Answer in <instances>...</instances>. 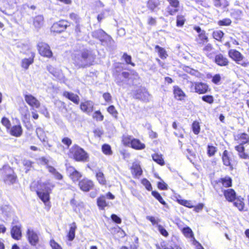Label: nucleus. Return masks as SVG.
Instances as JSON below:
<instances>
[{
  "instance_id": "nucleus-1",
  "label": "nucleus",
  "mask_w": 249,
  "mask_h": 249,
  "mask_svg": "<svg viewBox=\"0 0 249 249\" xmlns=\"http://www.w3.org/2000/svg\"><path fill=\"white\" fill-rule=\"evenodd\" d=\"M94 60V57L90 51L84 50L75 54L73 61L76 65L79 68H84L92 65Z\"/></svg>"
},
{
  "instance_id": "nucleus-2",
  "label": "nucleus",
  "mask_w": 249,
  "mask_h": 249,
  "mask_svg": "<svg viewBox=\"0 0 249 249\" xmlns=\"http://www.w3.org/2000/svg\"><path fill=\"white\" fill-rule=\"evenodd\" d=\"M54 186L55 184L50 180H47L39 185V188L36 191V193L43 202L46 203L49 201V195Z\"/></svg>"
},
{
  "instance_id": "nucleus-3",
  "label": "nucleus",
  "mask_w": 249,
  "mask_h": 249,
  "mask_svg": "<svg viewBox=\"0 0 249 249\" xmlns=\"http://www.w3.org/2000/svg\"><path fill=\"white\" fill-rule=\"evenodd\" d=\"M69 156L77 161H87L89 159L88 154L81 147L75 144L70 149Z\"/></svg>"
},
{
  "instance_id": "nucleus-4",
  "label": "nucleus",
  "mask_w": 249,
  "mask_h": 249,
  "mask_svg": "<svg viewBox=\"0 0 249 249\" xmlns=\"http://www.w3.org/2000/svg\"><path fill=\"white\" fill-rule=\"evenodd\" d=\"M1 177L4 182L8 184L14 183L17 179V177L13 170L9 166H3L0 170Z\"/></svg>"
},
{
  "instance_id": "nucleus-5",
  "label": "nucleus",
  "mask_w": 249,
  "mask_h": 249,
  "mask_svg": "<svg viewBox=\"0 0 249 249\" xmlns=\"http://www.w3.org/2000/svg\"><path fill=\"white\" fill-rule=\"evenodd\" d=\"M229 55L236 63L242 67H247L249 66V61L244 60V56L239 51L233 49L230 50L229 51Z\"/></svg>"
},
{
  "instance_id": "nucleus-6",
  "label": "nucleus",
  "mask_w": 249,
  "mask_h": 249,
  "mask_svg": "<svg viewBox=\"0 0 249 249\" xmlns=\"http://www.w3.org/2000/svg\"><path fill=\"white\" fill-rule=\"evenodd\" d=\"M38 50L39 54L44 57L51 58L53 56V53L48 44L45 42H39L37 44Z\"/></svg>"
},
{
  "instance_id": "nucleus-7",
  "label": "nucleus",
  "mask_w": 249,
  "mask_h": 249,
  "mask_svg": "<svg viewBox=\"0 0 249 249\" xmlns=\"http://www.w3.org/2000/svg\"><path fill=\"white\" fill-rule=\"evenodd\" d=\"M24 97L25 102L33 109L38 108L40 107L41 104L39 101L32 94L26 93L24 94Z\"/></svg>"
},
{
  "instance_id": "nucleus-8",
  "label": "nucleus",
  "mask_w": 249,
  "mask_h": 249,
  "mask_svg": "<svg viewBox=\"0 0 249 249\" xmlns=\"http://www.w3.org/2000/svg\"><path fill=\"white\" fill-rule=\"evenodd\" d=\"M133 96L137 99L147 102L149 100L150 95L145 88L141 87L135 91Z\"/></svg>"
},
{
  "instance_id": "nucleus-9",
  "label": "nucleus",
  "mask_w": 249,
  "mask_h": 249,
  "mask_svg": "<svg viewBox=\"0 0 249 249\" xmlns=\"http://www.w3.org/2000/svg\"><path fill=\"white\" fill-rule=\"evenodd\" d=\"M80 189L84 192H89L94 187L93 182L87 178H84L79 182Z\"/></svg>"
},
{
  "instance_id": "nucleus-10",
  "label": "nucleus",
  "mask_w": 249,
  "mask_h": 249,
  "mask_svg": "<svg viewBox=\"0 0 249 249\" xmlns=\"http://www.w3.org/2000/svg\"><path fill=\"white\" fill-rule=\"evenodd\" d=\"M68 26V23L65 20H61L53 24L51 31L56 33H61L64 31Z\"/></svg>"
},
{
  "instance_id": "nucleus-11",
  "label": "nucleus",
  "mask_w": 249,
  "mask_h": 249,
  "mask_svg": "<svg viewBox=\"0 0 249 249\" xmlns=\"http://www.w3.org/2000/svg\"><path fill=\"white\" fill-rule=\"evenodd\" d=\"M27 234L29 242L32 246H36L38 243V234L34 231L28 229Z\"/></svg>"
},
{
  "instance_id": "nucleus-12",
  "label": "nucleus",
  "mask_w": 249,
  "mask_h": 249,
  "mask_svg": "<svg viewBox=\"0 0 249 249\" xmlns=\"http://www.w3.org/2000/svg\"><path fill=\"white\" fill-rule=\"evenodd\" d=\"M93 107L94 104L90 101H87L84 103H82L80 105L81 109L88 114H89L92 112Z\"/></svg>"
},
{
  "instance_id": "nucleus-13",
  "label": "nucleus",
  "mask_w": 249,
  "mask_h": 249,
  "mask_svg": "<svg viewBox=\"0 0 249 249\" xmlns=\"http://www.w3.org/2000/svg\"><path fill=\"white\" fill-rule=\"evenodd\" d=\"M224 196L229 202H232L235 200L236 193L232 189H228L223 191Z\"/></svg>"
},
{
  "instance_id": "nucleus-14",
  "label": "nucleus",
  "mask_w": 249,
  "mask_h": 249,
  "mask_svg": "<svg viewBox=\"0 0 249 249\" xmlns=\"http://www.w3.org/2000/svg\"><path fill=\"white\" fill-rule=\"evenodd\" d=\"M63 95L66 98H68L74 104L78 105L79 103L80 98L76 94L72 92L68 91H64Z\"/></svg>"
},
{
  "instance_id": "nucleus-15",
  "label": "nucleus",
  "mask_w": 249,
  "mask_h": 249,
  "mask_svg": "<svg viewBox=\"0 0 249 249\" xmlns=\"http://www.w3.org/2000/svg\"><path fill=\"white\" fill-rule=\"evenodd\" d=\"M214 61L218 65L220 66H226L229 64L228 59L222 54L216 55L214 58Z\"/></svg>"
},
{
  "instance_id": "nucleus-16",
  "label": "nucleus",
  "mask_w": 249,
  "mask_h": 249,
  "mask_svg": "<svg viewBox=\"0 0 249 249\" xmlns=\"http://www.w3.org/2000/svg\"><path fill=\"white\" fill-rule=\"evenodd\" d=\"M195 91L199 94H203L208 91V86L206 84L200 82L195 83Z\"/></svg>"
},
{
  "instance_id": "nucleus-17",
  "label": "nucleus",
  "mask_w": 249,
  "mask_h": 249,
  "mask_svg": "<svg viewBox=\"0 0 249 249\" xmlns=\"http://www.w3.org/2000/svg\"><path fill=\"white\" fill-rule=\"evenodd\" d=\"M35 54L32 53L31 56L29 58H24L21 61V66L25 70H27L30 65L33 63Z\"/></svg>"
},
{
  "instance_id": "nucleus-18",
  "label": "nucleus",
  "mask_w": 249,
  "mask_h": 249,
  "mask_svg": "<svg viewBox=\"0 0 249 249\" xmlns=\"http://www.w3.org/2000/svg\"><path fill=\"white\" fill-rule=\"evenodd\" d=\"M11 233L12 237L17 240H18L21 237V231L20 227L18 226H15L11 229Z\"/></svg>"
},
{
  "instance_id": "nucleus-19",
  "label": "nucleus",
  "mask_w": 249,
  "mask_h": 249,
  "mask_svg": "<svg viewBox=\"0 0 249 249\" xmlns=\"http://www.w3.org/2000/svg\"><path fill=\"white\" fill-rule=\"evenodd\" d=\"M231 153L228 152L226 150L223 152L222 155V160L225 165L227 166H231Z\"/></svg>"
},
{
  "instance_id": "nucleus-20",
  "label": "nucleus",
  "mask_w": 249,
  "mask_h": 249,
  "mask_svg": "<svg viewBox=\"0 0 249 249\" xmlns=\"http://www.w3.org/2000/svg\"><path fill=\"white\" fill-rule=\"evenodd\" d=\"M22 133V129L20 125H14L10 130L11 135L15 137H19Z\"/></svg>"
},
{
  "instance_id": "nucleus-21",
  "label": "nucleus",
  "mask_w": 249,
  "mask_h": 249,
  "mask_svg": "<svg viewBox=\"0 0 249 249\" xmlns=\"http://www.w3.org/2000/svg\"><path fill=\"white\" fill-rule=\"evenodd\" d=\"M36 134L39 140L43 142H47V137L44 129L40 127L36 129Z\"/></svg>"
},
{
  "instance_id": "nucleus-22",
  "label": "nucleus",
  "mask_w": 249,
  "mask_h": 249,
  "mask_svg": "<svg viewBox=\"0 0 249 249\" xmlns=\"http://www.w3.org/2000/svg\"><path fill=\"white\" fill-rule=\"evenodd\" d=\"M174 88L175 97L178 100H182L185 96L183 91L178 86L174 87Z\"/></svg>"
},
{
  "instance_id": "nucleus-23",
  "label": "nucleus",
  "mask_w": 249,
  "mask_h": 249,
  "mask_svg": "<svg viewBox=\"0 0 249 249\" xmlns=\"http://www.w3.org/2000/svg\"><path fill=\"white\" fill-rule=\"evenodd\" d=\"M131 146L134 149L141 150L145 148V144L142 143L139 140L133 139Z\"/></svg>"
},
{
  "instance_id": "nucleus-24",
  "label": "nucleus",
  "mask_w": 249,
  "mask_h": 249,
  "mask_svg": "<svg viewBox=\"0 0 249 249\" xmlns=\"http://www.w3.org/2000/svg\"><path fill=\"white\" fill-rule=\"evenodd\" d=\"M44 23V18L41 15L36 16L34 20V25L36 28H41Z\"/></svg>"
},
{
  "instance_id": "nucleus-25",
  "label": "nucleus",
  "mask_w": 249,
  "mask_h": 249,
  "mask_svg": "<svg viewBox=\"0 0 249 249\" xmlns=\"http://www.w3.org/2000/svg\"><path fill=\"white\" fill-rule=\"evenodd\" d=\"M76 228V225L75 222H73L71 225L70 231L68 235L69 240L72 241L74 239L75 237V232Z\"/></svg>"
},
{
  "instance_id": "nucleus-26",
  "label": "nucleus",
  "mask_w": 249,
  "mask_h": 249,
  "mask_svg": "<svg viewBox=\"0 0 249 249\" xmlns=\"http://www.w3.org/2000/svg\"><path fill=\"white\" fill-rule=\"evenodd\" d=\"M96 177L100 184L105 185L106 184V179L102 172L100 170L97 171L96 173Z\"/></svg>"
},
{
  "instance_id": "nucleus-27",
  "label": "nucleus",
  "mask_w": 249,
  "mask_h": 249,
  "mask_svg": "<svg viewBox=\"0 0 249 249\" xmlns=\"http://www.w3.org/2000/svg\"><path fill=\"white\" fill-rule=\"evenodd\" d=\"M47 70L54 77L59 78L61 77L62 73L60 71L57 70L51 65L47 67Z\"/></svg>"
},
{
  "instance_id": "nucleus-28",
  "label": "nucleus",
  "mask_w": 249,
  "mask_h": 249,
  "mask_svg": "<svg viewBox=\"0 0 249 249\" xmlns=\"http://www.w3.org/2000/svg\"><path fill=\"white\" fill-rule=\"evenodd\" d=\"M106 35L107 34L106 32L102 29L95 31L92 33V36L93 37L98 38L101 40L103 39Z\"/></svg>"
},
{
  "instance_id": "nucleus-29",
  "label": "nucleus",
  "mask_w": 249,
  "mask_h": 249,
  "mask_svg": "<svg viewBox=\"0 0 249 249\" xmlns=\"http://www.w3.org/2000/svg\"><path fill=\"white\" fill-rule=\"evenodd\" d=\"M152 157L153 160H154L157 163L160 165H164V161L161 154L156 153L153 155Z\"/></svg>"
},
{
  "instance_id": "nucleus-30",
  "label": "nucleus",
  "mask_w": 249,
  "mask_h": 249,
  "mask_svg": "<svg viewBox=\"0 0 249 249\" xmlns=\"http://www.w3.org/2000/svg\"><path fill=\"white\" fill-rule=\"evenodd\" d=\"M197 42L199 44H203L205 42H207L208 41V37L205 35V32L204 31H202L201 32L197 38Z\"/></svg>"
},
{
  "instance_id": "nucleus-31",
  "label": "nucleus",
  "mask_w": 249,
  "mask_h": 249,
  "mask_svg": "<svg viewBox=\"0 0 249 249\" xmlns=\"http://www.w3.org/2000/svg\"><path fill=\"white\" fill-rule=\"evenodd\" d=\"M213 4L216 7H226L229 5L227 0H213Z\"/></svg>"
},
{
  "instance_id": "nucleus-32",
  "label": "nucleus",
  "mask_w": 249,
  "mask_h": 249,
  "mask_svg": "<svg viewBox=\"0 0 249 249\" xmlns=\"http://www.w3.org/2000/svg\"><path fill=\"white\" fill-rule=\"evenodd\" d=\"M243 199L237 197L235 199L234 202V205L236 207L239 211H242L244 207V203L243 202Z\"/></svg>"
},
{
  "instance_id": "nucleus-33",
  "label": "nucleus",
  "mask_w": 249,
  "mask_h": 249,
  "mask_svg": "<svg viewBox=\"0 0 249 249\" xmlns=\"http://www.w3.org/2000/svg\"><path fill=\"white\" fill-rule=\"evenodd\" d=\"M220 180L221 181H219V182H221L223 186L225 187H229L231 186L232 180L231 178L229 177H226L224 178H221Z\"/></svg>"
},
{
  "instance_id": "nucleus-34",
  "label": "nucleus",
  "mask_w": 249,
  "mask_h": 249,
  "mask_svg": "<svg viewBox=\"0 0 249 249\" xmlns=\"http://www.w3.org/2000/svg\"><path fill=\"white\" fill-rule=\"evenodd\" d=\"M159 5V0H149L147 2V6L151 10H153Z\"/></svg>"
},
{
  "instance_id": "nucleus-35",
  "label": "nucleus",
  "mask_w": 249,
  "mask_h": 249,
  "mask_svg": "<svg viewBox=\"0 0 249 249\" xmlns=\"http://www.w3.org/2000/svg\"><path fill=\"white\" fill-rule=\"evenodd\" d=\"M155 49L158 52L160 56L161 59L166 58L167 54L165 50L163 48L160 47L158 45H156Z\"/></svg>"
},
{
  "instance_id": "nucleus-36",
  "label": "nucleus",
  "mask_w": 249,
  "mask_h": 249,
  "mask_svg": "<svg viewBox=\"0 0 249 249\" xmlns=\"http://www.w3.org/2000/svg\"><path fill=\"white\" fill-rule=\"evenodd\" d=\"M97 204L98 206L102 209L104 208L107 206V203L106 202L105 196H100L98 198Z\"/></svg>"
},
{
  "instance_id": "nucleus-37",
  "label": "nucleus",
  "mask_w": 249,
  "mask_h": 249,
  "mask_svg": "<svg viewBox=\"0 0 249 249\" xmlns=\"http://www.w3.org/2000/svg\"><path fill=\"white\" fill-rule=\"evenodd\" d=\"M20 113L24 119L29 120L30 119V113L27 107L25 106L23 108H20Z\"/></svg>"
},
{
  "instance_id": "nucleus-38",
  "label": "nucleus",
  "mask_w": 249,
  "mask_h": 249,
  "mask_svg": "<svg viewBox=\"0 0 249 249\" xmlns=\"http://www.w3.org/2000/svg\"><path fill=\"white\" fill-rule=\"evenodd\" d=\"M102 149L103 152L107 155H111L112 154L111 147L107 144H103L102 147Z\"/></svg>"
},
{
  "instance_id": "nucleus-39",
  "label": "nucleus",
  "mask_w": 249,
  "mask_h": 249,
  "mask_svg": "<svg viewBox=\"0 0 249 249\" xmlns=\"http://www.w3.org/2000/svg\"><path fill=\"white\" fill-rule=\"evenodd\" d=\"M182 232L184 235L188 238L194 237L192 230L188 227L184 228L182 229Z\"/></svg>"
},
{
  "instance_id": "nucleus-40",
  "label": "nucleus",
  "mask_w": 249,
  "mask_h": 249,
  "mask_svg": "<svg viewBox=\"0 0 249 249\" xmlns=\"http://www.w3.org/2000/svg\"><path fill=\"white\" fill-rule=\"evenodd\" d=\"M132 169L136 176L141 175L142 173V170L139 165L137 164H133L132 167Z\"/></svg>"
},
{
  "instance_id": "nucleus-41",
  "label": "nucleus",
  "mask_w": 249,
  "mask_h": 249,
  "mask_svg": "<svg viewBox=\"0 0 249 249\" xmlns=\"http://www.w3.org/2000/svg\"><path fill=\"white\" fill-rule=\"evenodd\" d=\"M152 195L162 204L166 205V202L163 200L160 195L156 191H152Z\"/></svg>"
},
{
  "instance_id": "nucleus-42",
  "label": "nucleus",
  "mask_w": 249,
  "mask_h": 249,
  "mask_svg": "<svg viewBox=\"0 0 249 249\" xmlns=\"http://www.w3.org/2000/svg\"><path fill=\"white\" fill-rule=\"evenodd\" d=\"M82 177V174L78 171H76L70 178L73 181H77Z\"/></svg>"
},
{
  "instance_id": "nucleus-43",
  "label": "nucleus",
  "mask_w": 249,
  "mask_h": 249,
  "mask_svg": "<svg viewBox=\"0 0 249 249\" xmlns=\"http://www.w3.org/2000/svg\"><path fill=\"white\" fill-rule=\"evenodd\" d=\"M92 117L97 121H102L104 119V116L99 110L96 111L94 112Z\"/></svg>"
},
{
  "instance_id": "nucleus-44",
  "label": "nucleus",
  "mask_w": 249,
  "mask_h": 249,
  "mask_svg": "<svg viewBox=\"0 0 249 249\" xmlns=\"http://www.w3.org/2000/svg\"><path fill=\"white\" fill-rule=\"evenodd\" d=\"M239 139L241 141V144H244L249 142V137L247 134L242 133L240 135Z\"/></svg>"
},
{
  "instance_id": "nucleus-45",
  "label": "nucleus",
  "mask_w": 249,
  "mask_h": 249,
  "mask_svg": "<svg viewBox=\"0 0 249 249\" xmlns=\"http://www.w3.org/2000/svg\"><path fill=\"white\" fill-rule=\"evenodd\" d=\"M214 38L217 40H220L224 36V33L221 31L218 30L214 31L213 34Z\"/></svg>"
},
{
  "instance_id": "nucleus-46",
  "label": "nucleus",
  "mask_w": 249,
  "mask_h": 249,
  "mask_svg": "<svg viewBox=\"0 0 249 249\" xmlns=\"http://www.w3.org/2000/svg\"><path fill=\"white\" fill-rule=\"evenodd\" d=\"M166 10L169 15H174L178 12V8H175L171 6H168L166 7Z\"/></svg>"
},
{
  "instance_id": "nucleus-47",
  "label": "nucleus",
  "mask_w": 249,
  "mask_h": 249,
  "mask_svg": "<svg viewBox=\"0 0 249 249\" xmlns=\"http://www.w3.org/2000/svg\"><path fill=\"white\" fill-rule=\"evenodd\" d=\"M192 129L195 134H198L200 132V125L198 122L195 121L192 124Z\"/></svg>"
},
{
  "instance_id": "nucleus-48",
  "label": "nucleus",
  "mask_w": 249,
  "mask_h": 249,
  "mask_svg": "<svg viewBox=\"0 0 249 249\" xmlns=\"http://www.w3.org/2000/svg\"><path fill=\"white\" fill-rule=\"evenodd\" d=\"M23 165L26 168V173L29 171L30 168L32 167L33 162L28 160H24L22 161Z\"/></svg>"
},
{
  "instance_id": "nucleus-49",
  "label": "nucleus",
  "mask_w": 249,
  "mask_h": 249,
  "mask_svg": "<svg viewBox=\"0 0 249 249\" xmlns=\"http://www.w3.org/2000/svg\"><path fill=\"white\" fill-rule=\"evenodd\" d=\"M178 202L182 205L187 207L188 208L193 207V205H192L190 201H188L184 199H178Z\"/></svg>"
},
{
  "instance_id": "nucleus-50",
  "label": "nucleus",
  "mask_w": 249,
  "mask_h": 249,
  "mask_svg": "<svg viewBox=\"0 0 249 249\" xmlns=\"http://www.w3.org/2000/svg\"><path fill=\"white\" fill-rule=\"evenodd\" d=\"M184 17L182 15H178L177 17V26H182L185 22Z\"/></svg>"
},
{
  "instance_id": "nucleus-51",
  "label": "nucleus",
  "mask_w": 249,
  "mask_h": 249,
  "mask_svg": "<svg viewBox=\"0 0 249 249\" xmlns=\"http://www.w3.org/2000/svg\"><path fill=\"white\" fill-rule=\"evenodd\" d=\"M107 111L116 118L117 117L118 112L114 106H110L107 108Z\"/></svg>"
},
{
  "instance_id": "nucleus-52",
  "label": "nucleus",
  "mask_w": 249,
  "mask_h": 249,
  "mask_svg": "<svg viewBox=\"0 0 249 249\" xmlns=\"http://www.w3.org/2000/svg\"><path fill=\"white\" fill-rule=\"evenodd\" d=\"M133 139L130 136H124L123 137V141L124 144L129 145V144L131 145Z\"/></svg>"
},
{
  "instance_id": "nucleus-53",
  "label": "nucleus",
  "mask_w": 249,
  "mask_h": 249,
  "mask_svg": "<svg viewBox=\"0 0 249 249\" xmlns=\"http://www.w3.org/2000/svg\"><path fill=\"white\" fill-rule=\"evenodd\" d=\"M231 21L230 18H224L219 20L218 24L220 26H228L231 24Z\"/></svg>"
},
{
  "instance_id": "nucleus-54",
  "label": "nucleus",
  "mask_w": 249,
  "mask_h": 249,
  "mask_svg": "<svg viewBox=\"0 0 249 249\" xmlns=\"http://www.w3.org/2000/svg\"><path fill=\"white\" fill-rule=\"evenodd\" d=\"M123 58L125 60V62L128 64H130L134 66L135 64L131 62V57L130 55H128L126 53H124L123 55Z\"/></svg>"
},
{
  "instance_id": "nucleus-55",
  "label": "nucleus",
  "mask_w": 249,
  "mask_h": 249,
  "mask_svg": "<svg viewBox=\"0 0 249 249\" xmlns=\"http://www.w3.org/2000/svg\"><path fill=\"white\" fill-rule=\"evenodd\" d=\"M2 124L5 126L7 129H9L11 126V123L9 119L6 117H3L1 120Z\"/></svg>"
},
{
  "instance_id": "nucleus-56",
  "label": "nucleus",
  "mask_w": 249,
  "mask_h": 249,
  "mask_svg": "<svg viewBox=\"0 0 249 249\" xmlns=\"http://www.w3.org/2000/svg\"><path fill=\"white\" fill-rule=\"evenodd\" d=\"M202 99L204 102L209 104H212L213 102V98L211 95H205L202 97Z\"/></svg>"
},
{
  "instance_id": "nucleus-57",
  "label": "nucleus",
  "mask_w": 249,
  "mask_h": 249,
  "mask_svg": "<svg viewBox=\"0 0 249 249\" xmlns=\"http://www.w3.org/2000/svg\"><path fill=\"white\" fill-rule=\"evenodd\" d=\"M170 5L172 7L179 8V2L178 0H167Z\"/></svg>"
},
{
  "instance_id": "nucleus-58",
  "label": "nucleus",
  "mask_w": 249,
  "mask_h": 249,
  "mask_svg": "<svg viewBox=\"0 0 249 249\" xmlns=\"http://www.w3.org/2000/svg\"><path fill=\"white\" fill-rule=\"evenodd\" d=\"M216 150V147L213 146L208 145V154L209 156H212L214 155Z\"/></svg>"
},
{
  "instance_id": "nucleus-59",
  "label": "nucleus",
  "mask_w": 249,
  "mask_h": 249,
  "mask_svg": "<svg viewBox=\"0 0 249 249\" xmlns=\"http://www.w3.org/2000/svg\"><path fill=\"white\" fill-rule=\"evenodd\" d=\"M158 230L160 233V234H162L163 236L165 237L168 236V232L161 225H158Z\"/></svg>"
},
{
  "instance_id": "nucleus-60",
  "label": "nucleus",
  "mask_w": 249,
  "mask_h": 249,
  "mask_svg": "<svg viewBox=\"0 0 249 249\" xmlns=\"http://www.w3.org/2000/svg\"><path fill=\"white\" fill-rule=\"evenodd\" d=\"M142 183L143 185L145 186L146 189L148 191H151L152 190V186L150 182L147 180L146 179H143L142 180Z\"/></svg>"
},
{
  "instance_id": "nucleus-61",
  "label": "nucleus",
  "mask_w": 249,
  "mask_h": 249,
  "mask_svg": "<svg viewBox=\"0 0 249 249\" xmlns=\"http://www.w3.org/2000/svg\"><path fill=\"white\" fill-rule=\"evenodd\" d=\"M111 218L113 221L117 224H120L122 222V219L121 218L115 214H112L111 215Z\"/></svg>"
},
{
  "instance_id": "nucleus-62",
  "label": "nucleus",
  "mask_w": 249,
  "mask_h": 249,
  "mask_svg": "<svg viewBox=\"0 0 249 249\" xmlns=\"http://www.w3.org/2000/svg\"><path fill=\"white\" fill-rule=\"evenodd\" d=\"M50 245L53 249H62L61 247L56 243L54 240H51Z\"/></svg>"
},
{
  "instance_id": "nucleus-63",
  "label": "nucleus",
  "mask_w": 249,
  "mask_h": 249,
  "mask_svg": "<svg viewBox=\"0 0 249 249\" xmlns=\"http://www.w3.org/2000/svg\"><path fill=\"white\" fill-rule=\"evenodd\" d=\"M221 80V76L220 74H217L214 75L212 79V81L215 84H217Z\"/></svg>"
},
{
  "instance_id": "nucleus-64",
  "label": "nucleus",
  "mask_w": 249,
  "mask_h": 249,
  "mask_svg": "<svg viewBox=\"0 0 249 249\" xmlns=\"http://www.w3.org/2000/svg\"><path fill=\"white\" fill-rule=\"evenodd\" d=\"M158 187L160 189L166 190L167 188V185L163 181L159 182Z\"/></svg>"
}]
</instances>
